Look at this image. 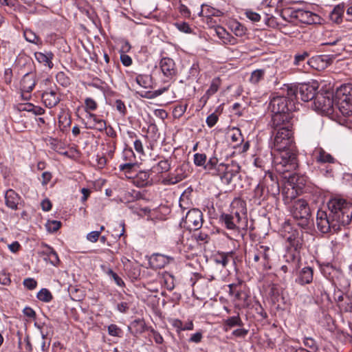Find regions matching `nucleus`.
<instances>
[{
    "instance_id": "obj_1",
    "label": "nucleus",
    "mask_w": 352,
    "mask_h": 352,
    "mask_svg": "<svg viewBox=\"0 0 352 352\" xmlns=\"http://www.w3.org/2000/svg\"><path fill=\"white\" fill-rule=\"evenodd\" d=\"M329 212L319 210L316 225L322 233H334L348 225L352 219V204L344 199L335 198L328 203Z\"/></svg>"
},
{
    "instance_id": "obj_2",
    "label": "nucleus",
    "mask_w": 352,
    "mask_h": 352,
    "mask_svg": "<svg viewBox=\"0 0 352 352\" xmlns=\"http://www.w3.org/2000/svg\"><path fill=\"white\" fill-rule=\"evenodd\" d=\"M194 164L197 166H201L212 176H218L223 183L230 184L232 179L237 176L241 167L236 163H219L216 157H212L207 161L205 153H197L193 156Z\"/></svg>"
},
{
    "instance_id": "obj_3",
    "label": "nucleus",
    "mask_w": 352,
    "mask_h": 352,
    "mask_svg": "<svg viewBox=\"0 0 352 352\" xmlns=\"http://www.w3.org/2000/svg\"><path fill=\"white\" fill-rule=\"evenodd\" d=\"M273 160L276 170L280 174H285L296 169L298 166L297 151L296 148L278 151Z\"/></svg>"
},
{
    "instance_id": "obj_4",
    "label": "nucleus",
    "mask_w": 352,
    "mask_h": 352,
    "mask_svg": "<svg viewBox=\"0 0 352 352\" xmlns=\"http://www.w3.org/2000/svg\"><path fill=\"white\" fill-rule=\"evenodd\" d=\"M273 250L262 244L255 245L253 250L248 252L249 262L252 266L262 270L271 268L270 260Z\"/></svg>"
},
{
    "instance_id": "obj_5",
    "label": "nucleus",
    "mask_w": 352,
    "mask_h": 352,
    "mask_svg": "<svg viewBox=\"0 0 352 352\" xmlns=\"http://www.w3.org/2000/svg\"><path fill=\"white\" fill-rule=\"evenodd\" d=\"M336 98L339 111L352 122V84L341 85L337 89Z\"/></svg>"
},
{
    "instance_id": "obj_6",
    "label": "nucleus",
    "mask_w": 352,
    "mask_h": 352,
    "mask_svg": "<svg viewBox=\"0 0 352 352\" xmlns=\"http://www.w3.org/2000/svg\"><path fill=\"white\" fill-rule=\"evenodd\" d=\"M292 216L297 221V223L302 228L309 224L311 210L308 203L303 199H295L292 201L289 207Z\"/></svg>"
},
{
    "instance_id": "obj_7",
    "label": "nucleus",
    "mask_w": 352,
    "mask_h": 352,
    "mask_svg": "<svg viewBox=\"0 0 352 352\" xmlns=\"http://www.w3.org/2000/svg\"><path fill=\"white\" fill-rule=\"evenodd\" d=\"M274 134L273 146L276 151L296 148L292 129L285 126L273 132Z\"/></svg>"
},
{
    "instance_id": "obj_8",
    "label": "nucleus",
    "mask_w": 352,
    "mask_h": 352,
    "mask_svg": "<svg viewBox=\"0 0 352 352\" xmlns=\"http://www.w3.org/2000/svg\"><path fill=\"white\" fill-rule=\"evenodd\" d=\"M313 108L319 113H331L333 109V94L329 91L318 92L314 100Z\"/></svg>"
},
{
    "instance_id": "obj_9",
    "label": "nucleus",
    "mask_w": 352,
    "mask_h": 352,
    "mask_svg": "<svg viewBox=\"0 0 352 352\" xmlns=\"http://www.w3.org/2000/svg\"><path fill=\"white\" fill-rule=\"evenodd\" d=\"M204 219L202 212L197 208H192L186 213L184 219H182L181 226L191 231H197L203 225Z\"/></svg>"
},
{
    "instance_id": "obj_10",
    "label": "nucleus",
    "mask_w": 352,
    "mask_h": 352,
    "mask_svg": "<svg viewBox=\"0 0 352 352\" xmlns=\"http://www.w3.org/2000/svg\"><path fill=\"white\" fill-rule=\"evenodd\" d=\"M294 108V103L284 96L273 95L269 104V109L273 113L292 112Z\"/></svg>"
},
{
    "instance_id": "obj_11",
    "label": "nucleus",
    "mask_w": 352,
    "mask_h": 352,
    "mask_svg": "<svg viewBox=\"0 0 352 352\" xmlns=\"http://www.w3.org/2000/svg\"><path fill=\"white\" fill-rule=\"evenodd\" d=\"M228 214L236 217L241 223L248 228L246 203L243 200L239 198L234 199L230 204V212Z\"/></svg>"
},
{
    "instance_id": "obj_12",
    "label": "nucleus",
    "mask_w": 352,
    "mask_h": 352,
    "mask_svg": "<svg viewBox=\"0 0 352 352\" xmlns=\"http://www.w3.org/2000/svg\"><path fill=\"white\" fill-rule=\"evenodd\" d=\"M160 67L164 77V82L175 80L177 76V68L172 58H162L160 63Z\"/></svg>"
},
{
    "instance_id": "obj_13",
    "label": "nucleus",
    "mask_w": 352,
    "mask_h": 352,
    "mask_svg": "<svg viewBox=\"0 0 352 352\" xmlns=\"http://www.w3.org/2000/svg\"><path fill=\"white\" fill-rule=\"evenodd\" d=\"M319 87L318 81L314 80L307 83L298 85V94L300 99L304 102L314 100Z\"/></svg>"
},
{
    "instance_id": "obj_14",
    "label": "nucleus",
    "mask_w": 352,
    "mask_h": 352,
    "mask_svg": "<svg viewBox=\"0 0 352 352\" xmlns=\"http://www.w3.org/2000/svg\"><path fill=\"white\" fill-rule=\"evenodd\" d=\"M190 173L189 164L183 162L177 166L173 172L168 174L166 181L168 184H176L186 179Z\"/></svg>"
},
{
    "instance_id": "obj_15",
    "label": "nucleus",
    "mask_w": 352,
    "mask_h": 352,
    "mask_svg": "<svg viewBox=\"0 0 352 352\" xmlns=\"http://www.w3.org/2000/svg\"><path fill=\"white\" fill-rule=\"evenodd\" d=\"M291 120V112L273 113L270 125L274 131L278 130L285 126H288L289 129H292Z\"/></svg>"
},
{
    "instance_id": "obj_16",
    "label": "nucleus",
    "mask_w": 352,
    "mask_h": 352,
    "mask_svg": "<svg viewBox=\"0 0 352 352\" xmlns=\"http://www.w3.org/2000/svg\"><path fill=\"white\" fill-rule=\"evenodd\" d=\"M261 182L265 186L266 192H267L270 195L275 197L279 194V184L276 177L272 172L267 171L265 174Z\"/></svg>"
},
{
    "instance_id": "obj_17",
    "label": "nucleus",
    "mask_w": 352,
    "mask_h": 352,
    "mask_svg": "<svg viewBox=\"0 0 352 352\" xmlns=\"http://www.w3.org/2000/svg\"><path fill=\"white\" fill-rule=\"evenodd\" d=\"M296 19L308 25L320 23L321 18L317 14L302 9L296 10Z\"/></svg>"
},
{
    "instance_id": "obj_18",
    "label": "nucleus",
    "mask_w": 352,
    "mask_h": 352,
    "mask_svg": "<svg viewBox=\"0 0 352 352\" xmlns=\"http://www.w3.org/2000/svg\"><path fill=\"white\" fill-rule=\"evenodd\" d=\"M220 221L224 224L225 227L228 230L239 231L241 230L247 229V227L243 223H241L236 217H232L231 214L228 213H223L220 216Z\"/></svg>"
},
{
    "instance_id": "obj_19",
    "label": "nucleus",
    "mask_w": 352,
    "mask_h": 352,
    "mask_svg": "<svg viewBox=\"0 0 352 352\" xmlns=\"http://www.w3.org/2000/svg\"><path fill=\"white\" fill-rule=\"evenodd\" d=\"M42 100L46 107L51 109L60 101V96L56 90L48 89L42 94Z\"/></svg>"
},
{
    "instance_id": "obj_20",
    "label": "nucleus",
    "mask_w": 352,
    "mask_h": 352,
    "mask_svg": "<svg viewBox=\"0 0 352 352\" xmlns=\"http://www.w3.org/2000/svg\"><path fill=\"white\" fill-rule=\"evenodd\" d=\"M213 261L217 265H221L223 267H226L230 262L235 263V252H217L213 256Z\"/></svg>"
},
{
    "instance_id": "obj_21",
    "label": "nucleus",
    "mask_w": 352,
    "mask_h": 352,
    "mask_svg": "<svg viewBox=\"0 0 352 352\" xmlns=\"http://www.w3.org/2000/svg\"><path fill=\"white\" fill-rule=\"evenodd\" d=\"M6 206L14 210L18 209V206L21 200V196L12 189H8L4 195Z\"/></svg>"
},
{
    "instance_id": "obj_22",
    "label": "nucleus",
    "mask_w": 352,
    "mask_h": 352,
    "mask_svg": "<svg viewBox=\"0 0 352 352\" xmlns=\"http://www.w3.org/2000/svg\"><path fill=\"white\" fill-rule=\"evenodd\" d=\"M314 160L318 163H329L333 164L336 160L329 153H327L322 148L316 147L312 153Z\"/></svg>"
},
{
    "instance_id": "obj_23",
    "label": "nucleus",
    "mask_w": 352,
    "mask_h": 352,
    "mask_svg": "<svg viewBox=\"0 0 352 352\" xmlns=\"http://www.w3.org/2000/svg\"><path fill=\"white\" fill-rule=\"evenodd\" d=\"M314 278V270L311 267L302 268L296 278V283L300 285H305L312 283Z\"/></svg>"
},
{
    "instance_id": "obj_24",
    "label": "nucleus",
    "mask_w": 352,
    "mask_h": 352,
    "mask_svg": "<svg viewBox=\"0 0 352 352\" xmlns=\"http://www.w3.org/2000/svg\"><path fill=\"white\" fill-rule=\"evenodd\" d=\"M35 59L41 64L52 69L54 67L52 60L54 54L50 51H45L44 52H36L34 53Z\"/></svg>"
},
{
    "instance_id": "obj_25",
    "label": "nucleus",
    "mask_w": 352,
    "mask_h": 352,
    "mask_svg": "<svg viewBox=\"0 0 352 352\" xmlns=\"http://www.w3.org/2000/svg\"><path fill=\"white\" fill-rule=\"evenodd\" d=\"M133 184L139 188H143L152 184L150 174L148 171H139L133 177Z\"/></svg>"
},
{
    "instance_id": "obj_26",
    "label": "nucleus",
    "mask_w": 352,
    "mask_h": 352,
    "mask_svg": "<svg viewBox=\"0 0 352 352\" xmlns=\"http://www.w3.org/2000/svg\"><path fill=\"white\" fill-rule=\"evenodd\" d=\"M36 85L35 76L33 74H25L21 81V89L22 91L31 92Z\"/></svg>"
},
{
    "instance_id": "obj_27",
    "label": "nucleus",
    "mask_w": 352,
    "mask_h": 352,
    "mask_svg": "<svg viewBox=\"0 0 352 352\" xmlns=\"http://www.w3.org/2000/svg\"><path fill=\"white\" fill-rule=\"evenodd\" d=\"M169 263V258L163 254H155L149 260V263L153 268L161 269Z\"/></svg>"
},
{
    "instance_id": "obj_28",
    "label": "nucleus",
    "mask_w": 352,
    "mask_h": 352,
    "mask_svg": "<svg viewBox=\"0 0 352 352\" xmlns=\"http://www.w3.org/2000/svg\"><path fill=\"white\" fill-rule=\"evenodd\" d=\"M243 322L238 314L236 316L228 317L223 320V330L227 332L233 327H242Z\"/></svg>"
},
{
    "instance_id": "obj_29",
    "label": "nucleus",
    "mask_w": 352,
    "mask_h": 352,
    "mask_svg": "<svg viewBox=\"0 0 352 352\" xmlns=\"http://www.w3.org/2000/svg\"><path fill=\"white\" fill-rule=\"evenodd\" d=\"M269 195L268 192H266L265 186L260 181L254 190L253 198L254 201H257L258 204H261V201L267 199Z\"/></svg>"
},
{
    "instance_id": "obj_30",
    "label": "nucleus",
    "mask_w": 352,
    "mask_h": 352,
    "mask_svg": "<svg viewBox=\"0 0 352 352\" xmlns=\"http://www.w3.org/2000/svg\"><path fill=\"white\" fill-rule=\"evenodd\" d=\"M171 158H163L160 160L156 165L153 167V169L159 174L167 173L171 168Z\"/></svg>"
},
{
    "instance_id": "obj_31",
    "label": "nucleus",
    "mask_w": 352,
    "mask_h": 352,
    "mask_svg": "<svg viewBox=\"0 0 352 352\" xmlns=\"http://www.w3.org/2000/svg\"><path fill=\"white\" fill-rule=\"evenodd\" d=\"M43 245L45 248V250L43 251V253L47 256L50 262L53 265L57 266L60 262V260L56 251L47 244H43Z\"/></svg>"
},
{
    "instance_id": "obj_32",
    "label": "nucleus",
    "mask_w": 352,
    "mask_h": 352,
    "mask_svg": "<svg viewBox=\"0 0 352 352\" xmlns=\"http://www.w3.org/2000/svg\"><path fill=\"white\" fill-rule=\"evenodd\" d=\"M344 12V4H339L334 7L333 10L331 12L329 17L331 20L336 23H339L342 21V17Z\"/></svg>"
},
{
    "instance_id": "obj_33",
    "label": "nucleus",
    "mask_w": 352,
    "mask_h": 352,
    "mask_svg": "<svg viewBox=\"0 0 352 352\" xmlns=\"http://www.w3.org/2000/svg\"><path fill=\"white\" fill-rule=\"evenodd\" d=\"M286 239L289 245L296 250L300 247L302 239L298 231L293 230L289 233L288 236H286Z\"/></svg>"
},
{
    "instance_id": "obj_34",
    "label": "nucleus",
    "mask_w": 352,
    "mask_h": 352,
    "mask_svg": "<svg viewBox=\"0 0 352 352\" xmlns=\"http://www.w3.org/2000/svg\"><path fill=\"white\" fill-rule=\"evenodd\" d=\"M286 90V96L287 100L292 102L294 104V100L299 99L300 96L298 94V85H287L283 91Z\"/></svg>"
},
{
    "instance_id": "obj_35",
    "label": "nucleus",
    "mask_w": 352,
    "mask_h": 352,
    "mask_svg": "<svg viewBox=\"0 0 352 352\" xmlns=\"http://www.w3.org/2000/svg\"><path fill=\"white\" fill-rule=\"evenodd\" d=\"M309 53L307 52H303L300 54H297L294 56V64L296 66H304L305 63H308L309 65L312 64L313 60H307L309 57Z\"/></svg>"
},
{
    "instance_id": "obj_36",
    "label": "nucleus",
    "mask_w": 352,
    "mask_h": 352,
    "mask_svg": "<svg viewBox=\"0 0 352 352\" xmlns=\"http://www.w3.org/2000/svg\"><path fill=\"white\" fill-rule=\"evenodd\" d=\"M265 74V69H256L251 73L249 80L252 84L257 85L263 79Z\"/></svg>"
},
{
    "instance_id": "obj_37",
    "label": "nucleus",
    "mask_w": 352,
    "mask_h": 352,
    "mask_svg": "<svg viewBox=\"0 0 352 352\" xmlns=\"http://www.w3.org/2000/svg\"><path fill=\"white\" fill-rule=\"evenodd\" d=\"M23 36L25 40L30 43L36 44V45H41L42 41L41 39L31 30H25L23 32Z\"/></svg>"
},
{
    "instance_id": "obj_38",
    "label": "nucleus",
    "mask_w": 352,
    "mask_h": 352,
    "mask_svg": "<svg viewBox=\"0 0 352 352\" xmlns=\"http://www.w3.org/2000/svg\"><path fill=\"white\" fill-rule=\"evenodd\" d=\"M130 329L135 334H140L145 330V322L143 320L137 319L133 320L130 326Z\"/></svg>"
},
{
    "instance_id": "obj_39",
    "label": "nucleus",
    "mask_w": 352,
    "mask_h": 352,
    "mask_svg": "<svg viewBox=\"0 0 352 352\" xmlns=\"http://www.w3.org/2000/svg\"><path fill=\"white\" fill-rule=\"evenodd\" d=\"M296 10H293L291 8H286L280 11V16L285 21L290 22L293 19H296Z\"/></svg>"
},
{
    "instance_id": "obj_40",
    "label": "nucleus",
    "mask_w": 352,
    "mask_h": 352,
    "mask_svg": "<svg viewBox=\"0 0 352 352\" xmlns=\"http://www.w3.org/2000/svg\"><path fill=\"white\" fill-rule=\"evenodd\" d=\"M342 37L338 35H336L329 41L323 43V45H336L338 47L337 51H342L344 49V44L341 43Z\"/></svg>"
},
{
    "instance_id": "obj_41",
    "label": "nucleus",
    "mask_w": 352,
    "mask_h": 352,
    "mask_svg": "<svg viewBox=\"0 0 352 352\" xmlns=\"http://www.w3.org/2000/svg\"><path fill=\"white\" fill-rule=\"evenodd\" d=\"M324 292V288L322 283L320 281L315 280L314 282V285L311 287L309 292L313 296H318L319 295H322Z\"/></svg>"
},
{
    "instance_id": "obj_42",
    "label": "nucleus",
    "mask_w": 352,
    "mask_h": 352,
    "mask_svg": "<svg viewBox=\"0 0 352 352\" xmlns=\"http://www.w3.org/2000/svg\"><path fill=\"white\" fill-rule=\"evenodd\" d=\"M104 272L107 275L109 276L110 278L113 279L115 283L119 287H124V282L116 272H114L111 268H107L104 270Z\"/></svg>"
},
{
    "instance_id": "obj_43",
    "label": "nucleus",
    "mask_w": 352,
    "mask_h": 352,
    "mask_svg": "<svg viewBox=\"0 0 352 352\" xmlns=\"http://www.w3.org/2000/svg\"><path fill=\"white\" fill-rule=\"evenodd\" d=\"M36 296L38 300L45 302H50L53 298L51 292L45 288L41 289Z\"/></svg>"
},
{
    "instance_id": "obj_44",
    "label": "nucleus",
    "mask_w": 352,
    "mask_h": 352,
    "mask_svg": "<svg viewBox=\"0 0 352 352\" xmlns=\"http://www.w3.org/2000/svg\"><path fill=\"white\" fill-rule=\"evenodd\" d=\"M98 108L97 102L91 98H86L85 99V111L87 114L90 111H95Z\"/></svg>"
},
{
    "instance_id": "obj_45",
    "label": "nucleus",
    "mask_w": 352,
    "mask_h": 352,
    "mask_svg": "<svg viewBox=\"0 0 352 352\" xmlns=\"http://www.w3.org/2000/svg\"><path fill=\"white\" fill-rule=\"evenodd\" d=\"M193 236L196 241L199 243H207L210 239V236L207 232L201 230L197 233L194 234Z\"/></svg>"
},
{
    "instance_id": "obj_46",
    "label": "nucleus",
    "mask_w": 352,
    "mask_h": 352,
    "mask_svg": "<svg viewBox=\"0 0 352 352\" xmlns=\"http://www.w3.org/2000/svg\"><path fill=\"white\" fill-rule=\"evenodd\" d=\"M187 107H188L187 103H186L184 104H179L176 105L173 110V116L175 118H181L186 112Z\"/></svg>"
},
{
    "instance_id": "obj_47",
    "label": "nucleus",
    "mask_w": 352,
    "mask_h": 352,
    "mask_svg": "<svg viewBox=\"0 0 352 352\" xmlns=\"http://www.w3.org/2000/svg\"><path fill=\"white\" fill-rule=\"evenodd\" d=\"M136 82L144 88H148L150 87L151 78L147 75H138L135 78Z\"/></svg>"
},
{
    "instance_id": "obj_48",
    "label": "nucleus",
    "mask_w": 352,
    "mask_h": 352,
    "mask_svg": "<svg viewBox=\"0 0 352 352\" xmlns=\"http://www.w3.org/2000/svg\"><path fill=\"white\" fill-rule=\"evenodd\" d=\"M303 344L310 349L309 352H316L318 349L316 340L311 337H305L303 339Z\"/></svg>"
},
{
    "instance_id": "obj_49",
    "label": "nucleus",
    "mask_w": 352,
    "mask_h": 352,
    "mask_svg": "<svg viewBox=\"0 0 352 352\" xmlns=\"http://www.w3.org/2000/svg\"><path fill=\"white\" fill-rule=\"evenodd\" d=\"M108 333L111 336L121 338L123 335V331L118 325L111 324L108 326Z\"/></svg>"
},
{
    "instance_id": "obj_50",
    "label": "nucleus",
    "mask_w": 352,
    "mask_h": 352,
    "mask_svg": "<svg viewBox=\"0 0 352 352\" xmlns=\"http://www.w3.org/2000/svg\"><path fill=\"white\" fill-rule=\"evenodd\" d=\"M219 86H220L219 79L214 78L211 82L210 87L206 91V94L208 95V97L214 94L218 91Z\"/></svg>"
},
{
    "instance_id": "obj_51",
    "label": "nucleus",
    "mask_w": 352,
    "mask_h": 352,
    "mask_svg": "<svg viewBox=\"0 0 352 352\" xmlns=\"http://www.w3.org/2000/svg\"><path fill=\"white\" fill-rule=\"evenodd\" d=\"M47 230L50 232H56L61 226L60 221H48L45 225Z\"/></svg>"
},
{
    "instance_id": "obj_52",
    "label": "nucleus",
    "mask_w": 352,
    "mask_h": 352,
    "mask_svg": "<svg viewBox=\"0 0 352 352\" xmlns=\"http://www.w3.org/2000/svg\"><path fill=\"white\" fill-rule=\"evenodd\" d=\"M254 164L255 166L258 167V168H261L262 170H263L265 171V174L267 172V171H270L269 170H267V162H265L263 159V157H261V156H258L256 157L254 160Z\"/></svg>"
},
{
    "instance_id": "obj_53",
    "label": "nucleus",
    "mask_w": 352,
    "mask_h": 352,
    "mask_svg": "<svg viewBox=\"0 0 352 352\" xmlns=\"http://www.w3.org/2000/svg\"><path fill=\"white\" fill-rule=\"evenodd\" d=\"M175 26L179 30L180 32L190 34L192 32V29L190 27L189 24L186 22H177L175 24Z\"/></svg>"
},
{
    "instance_id": "obj_54",
    "label": "nucleus",
    "mask_w": 352,
    "mask_h": 352,
    "mask_svg": "<svg viewBox=\"0 0 352 352\" xmlns=\"http://www.w3.org/2000/svg\"><path fill=\"white\" fill-rule=\"evenodd\" d=\"M248 333H249V330L246 329L245 328H243V327H239L238 329L234 330L232 332V335L235 338L244 339L248 336Z\"/></svg>"
},
{
    "instance_id": "obj_55",
    "label": "nucleus",
    "mask_w": 352,
    "mask_h": 352,
    "mask_svg": "<svg viewBox=\"0 0 352 352\" xmlns=\"http://www.w3.org/2000/svg\"><path fill=\"white\" fill-rule=\"evenodd\" d=\"M231 140L232 142L236 143L239 144L241 143L243 140V136L241 135V131L239 129H234L231 134Z\"/></svg>"
},
{
    "instance_id": "obj_56",
    "label": "nucleus",
    "mask_w": 352,
    "mask_h": 352,
    "mask_svg": "<svg viewBox=\"0 0 352 352\" xmlns=\"http://www.w3.org/2000/svg\"><path fill=\"white\" fill-rule=\"evenodd\" d=\"M56 78L57 82L62 86L67 87L69 84V78L62 72H58Z\"/></svg>"
},
{
    "instance_id": "obj_57",
    "label": "nucleus",
    "mask_w": 352,
    "mask_h": 352,
    "mask_svg": "<svg viewBox=\"0 0 352 352\" xmlns=\"http://www.w3.org/2000/svg\"><path fill=\"white\" fill-rule=\"evenodd\" d=\"M86 118L87 119V126H95L101 120V118L93 113H89V114H87Z\"/></svg>"
},
{
    "instance_id": "obj_58",
    "label": "nucleus",
    "mask_w": 352,
    "mask_h": 352,
    "mask_svg": "<svg viewBox=\"0 0 352 352\" xmlns=\"http://www.w3.org/2000/svg\"><path fill=\"white\" fill-rule=\"evenodd\" d=\"M123 158L126 161H135V155L131 148H125L122 153Z\"/></svg>"
},
{
    "instance_id": "obj_59",
    "label": "nucleus",
    "mask_w": 352,
    "mask_h": 352,
    "mask_svg": "<svg viewBox=\"0 0 352 352\" xmlns=\"http://www.w3.org/2000/svg\"><path fill=\"white\" fill-rule=\"evenodd\" d=\"M25 109L29 112H32L34 115L38 116L45 113V109L43 108L38 106H34L32 104H29Z\"/></svg>"
},
{
    "instance_id": "obj_60",
    "label": "nucleus",
    "mask_w": 352,
    "mask_h": 352,
    "mask_svg": "<svg viewBox=\"0 0 352 352\" xmlns=\"http://www.w3.org/2000/svg\"><path fill=\"white\" fill-rule=\"evenodd\" d=\"M86 129L96 130L100 132H103L107 128V122L104 120L101 119L99 122L95 126H86Z\"/></svg>"
},
{
    "instance_id": "obj_61",
    "label": "nucleus",
    "mask_w": 352,
    "mask_h": 352,
    "mask_svg": "<svg viewBox=\"0 0 352 352\" xmlns=\"http://www.w3.org/2000/svg\"><path fill=\"white\" fill-rule=\"evenodd\" d=\"M340 309L344 312L352 313V300L347 298L339 305Z\"/></svg>"
},
{
    "instance_id": "obj_62",
    "label": "nucleus",
    "mask_w": 352,
    "mask_h": 352,
    "mask_svg": "<svg viewBox=\"0 0 352 352\" xmlns=\"http://www.w3.org/2000/svg\"><path fill=\"white\" fill-rule=\"evenodd\" d=\"M233 31L236 36H242L245 34L246 28L239 23H236L234 25Z\"/></svg>"
},
{
    "instance_id": "obj_63",
    "label": "nucleus",
    "mask_w": 352,
    "mask_h": 352,
    "mask_svg": "<svg viewBox=\"0 0 352 352\" xmlns=\"http://www.w3.org/2000/svg\"><path fill=\"white\" fill-rule=\"evenodd\" d=\"M114 106L116 108V110L118 111H119V113L122 116H124L126 115V106H125L124 102H122L121 100H116L115 101Z\"/></svg>"
},
{
    "instance_id": "obj_64",
    "label": "nucleus",
    "mask_w": 352,
    "mask_h": 352,
    "mask_svg": "<svg viewBox=\"0 0 352 352\" xmlns=\"http://www.w3.org/2000/svg\"><path fill=\"white\" fill-rule=\"evenodd\" d=\"M23 285L28 289L33 290L37 286V282L32 278H28L23 280Z\"/></svg>"
}]
</instances>
